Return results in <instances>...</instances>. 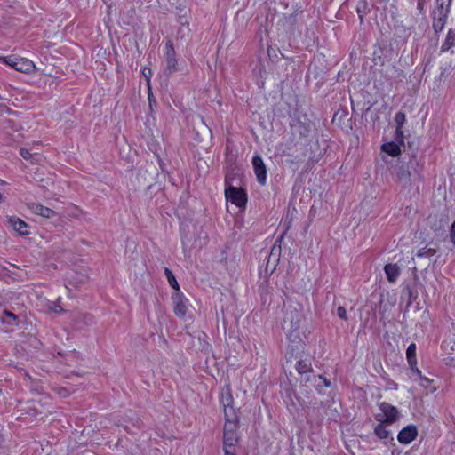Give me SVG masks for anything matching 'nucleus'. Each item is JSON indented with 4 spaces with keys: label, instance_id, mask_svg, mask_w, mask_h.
<instances>
[{
    "label": "nucleus",
    "instance_id": "obj_24",
    "mask_svg": "<svg viewBox=\"0 0 455 455\" xmlns=\"http://www.w3.org/2000/svg\"><path fill=\"white\" fill-rule=\"evenodd\" d=\"M381 151L390 156L396 157L401 155V145L395 141L387 142L381 145Z\"/></svg>",
    "mask_w": 455,
    "mask_h": 455
},
{
    "label": "nucleus",
    "instance_id": "obj_14",
    "mask_svg": "<svg viewBox=\"0 0 455 455\" xmlns=\"http://www.w3.org/2000/svg\"><path fill=\"white\" fill-rule=\"evenodd\" d=\"M379 408L385 415L386 425H391L396 421L399 414L396 407L387 402H383L379 404Z\"/></svg>",
    "mask_w": 455,
    "mask_h": 455
},
{
    "label": "nucleus",
    "instance_id": "obj_19",
    "mask_svg": "<svg viewBox=\"0 0 455 455\" xmlns=\"http://www.w3.org/2000/svg\"><path fill=\"white\" fill-rule=\"evenodd\" d=\"M14 69L21 73L29 74L36 69V65L28 59L17 56Z\"/></svg>",
    "mask_w": 455,
    "mask_h": 455
},
{
    "label": "nucleus",
    "instance_id": "obj_17",
    "mask_svg": "<svg viewBox=\"0 0 455 455\" xmlns=\"http://www.w3.org/2000/svg\"><path fill=\"white\" fill-rule=\"evenodd\" d=\"M302 355L303 351L299 343L289 345L285 353L286 365L284 367H289L293 361L298 360Z\"/></svg>",
    "mask_w": 455,
    "mask_h": 455
},
{
    "label": "nucleus",
    "instance_id": "obj_48",
    "mask_svg": "<svg viewBox=\"0 0 455 455\" xmlns=\"http://www.w3.org/2000/svg\"><path fill=\"white\" fill-rule=\"evenodd\" d=\"M426 0H418L417 4V9L419 10V13H424V6H425Z\"/></svg>",
    "mask_w": 455,
    "mask_h": 455
},
{
    "label": "nucleus",
    "instance_id": "obj_23",
    "mask_svg": "<svg viewBox=\"0 0 455 455\" xmlns=\"http://www.w3.org/2000/svg\"><path fill=\"white\" fill-rule=\"evenodd\" d=\"M283 237V235H282L279 238H277L275 242V244L271 250V253L268 257V259H267V262L266 264V268H265V273H266V275H270L271 274H273V272L275 271V267H276V262L279 260V258H277L273 266H270V258L271 256L275 253V251H277V254L278 256L280 255V252H281V245L279 244L277 246V243H280L282 238Z\"/></svg>",
    "mask_w": 455,
    "mask_h": 455
},
{
    "label": "nucleus",
    "instance_id": "obj_47",
    "mask_svg": "<svg viewBox=\"0 0 455 455\" xmlns=\"http://www.w3.org/2000/svg\"><path fill=\"white\" fill-rule=\"evenodd\" d=\"M318 377L321 379V385L322 387L324 386V387H329L331 386V380L324 378L323 375H318Z\"/></svg>",
    "mask_w": 455,
    "mask_h": 455
},
{
    "label": "nucleus",
    "instance_id": "obj_3",
    "mask_svg": "<svg viewBox=\"0 0 455 455\" xmlns=\"http://www.w3.org/2000/svg\"><path fill=\"white\" fill-rule=\"evenodd\" d=\"M417 159H409L406 163L401 161L394 167L393 175L398 182L406 187L411 184L412 173L419 175Z\"/></svg>",
    "mask_w": 455,
    "mask_h": 455
},
{
    "label": "nucleus",
    "instance_id": "obj_44",
    "mask_svg": "<svg viewBox=\"0 0 455 455\" xmlns=\"http://www.w3.org/2000/svg\"><path fill=\"white\" fill-rule=\"evenodd\" d=\"M225 455H236L235 447L223 446Z\"/></svg>",
    "mask_w": 455,
    "mask_h": 455
},
{
    "label": "nucleus",
    "instance_id": "obj_39",
    "mask_svg": "<svg viewBox=\"0 0 455 455\" xmlns=\"http://www.w3.org/2000/svg\"><path fill=\"white\" fill-rule=\"evenodd\" d=\"M27 413L32 417H39L42 415V411H38L34 406H28L27 409Z\"/></svg>",
    "mask_w": 455,
    "mask_h": 455
},
{
    "label": "nucleus",
    "instance_id": "obj_51",
    "mask_svg": "<svg viewBox=\"0 0 455 455\" xmlns=\"http://www.w3.org/2000/svg\"><path fill=\"white\" fill-rule=\"evenodd\" d=\"M409 366H410L411 370L412 371V372L415 373L416 375H418L419 378L422 375L421 371L418 369L417 364L409 365Z\"/></svg>",
    "mask_w": 455,
    "mask_h": 455
},
{
    "label": "nucleus",
    "instance_id": "obj_41",
    "mask_svg": "<svg viewBox=\"0 0 455 455\" xmlns=\"http://www.w3.org/2000/svg\"><path fill=\"white\" fill-rule=\"evenodd\" d=\"M373 62L375 65H384V59L381 57V55L378 54L377 51H374L373 52Z\"/></svg>",
    "mask_w": 455,
    "mask_h": 455
},
{
    "label": "nucleus",
    "instance_id": "obj_46",
    "mask_svg": "<svg viewBox=\"0 0 455 455\" xmlns=\"http://www.w3.org/2000/svg\"><path fill=\"white\" fill-rule=\"evenodd\" d=\"M419 379L421 380V385L424 386L425 387H427L430 383L433 382L432 379L422 375L419 377Z\"/></svg>",
    "mask_w": 455,
    "mask_h": 455
},
{
    "label": "nucleus",
    "instance_id": "obj_38",
    "mask_svg": "<svg viewBox=\"0 0 455 455\" xmlns=\"http://www.w3.org/2000/svg\"><path fill=\"white\" fill-rule=\"evenodd\" d=\"M20 155L25 159V160H31L33 161L34 157L33 155L29 152L28 149L20 148Z\"/></svg>",
    "mask_w": 455,
    "mask_h": 455
},
{
    "label": "nucleus",
    "instance_id": "obj_8",
    "mask_svg": "<svg viewBox=\"0 0 455 455\" xmlns=\"http://www.w3.org/2000/svg\"><path fill=\"white\" fill-rule=\"evenodd\" d=\"M165 60H166V68L164 69V73L166 76H171L173 73L177 72L180 69L178 60L176 59V52L174 49V44L172 40L168 39L165 43Z\"/></svg>",
    "mask_w": 455,
    "mask_h": 455
},
{
    "label": "nucleus",
    "instance_id": "obj_54",
    "mask_svg": "<svg viewBox=\"0 0 455 455\" xmlns=\"http://www.w3.org/2000/svg\"><path fill=\"white\" fill-rule=\"evenodd\" d=\"M388 384H390V385L394 386V387H395V388H396L397 384H396L395 382H394V381H388Z\"/></svg>",
    "mask_w": 455,
    "mask_h": 455
},
{
    "label": "nucleus",
    "instance_id": "obj_22",
    "mask_svg": "<svg viewBox=\"0 0 455 455\" xmlns=\"http://www.w3.org/2000/svg\"><path fill=\"white\" fill-rule=\"evenodd\" d=\"M384 272L387 276V280L394 283L401 274V269L396 263H388L384 267Z\"/></svg>",
    "mask_w": 455,
    "mask_h": 455
},
{
    "label": "nucleus",
    "instance_id": "obj_43",
    "mask_svg": "<svg viewBox=\"0 0 455 455\" xmlns=\"http://www.w3.org/2000/svg\"><path fill=\"white\" fill-rule=\"evenodd\" d=\"M450 239L453 245H455V221L452 222L450 228Z\"/></svg>",
    "mask_w": 455,
    "mask_h": 455
},
{
    "label": "nucleus",
    "instance_id": "obj_5",
    "mask_svg": "<svg viewBox=\"0 0 455 455\" xmlns=\"http://www.w3.org/2000/svg\"><path fill=\"white\" fill-rule=\"evenodd\" d=\"M225 197L228 202L236 205L238 208L245 209L248 196L244 188L228 185V188H225Z\"/></svg>",
    "mask_w": 455,
    "mask_h": 455
},
{
    "label": "nucleus",
    "instance_id": "obj_32",
    "mask_svg": "<svg viewBox=\"0 0 455 455\" xmlns=\"http://www.w3.org/2000/svg\"><path fill=\"white\" fill-rule=\"evenodd\" d=\"M406 148L403 151L410 156V159H417L418 148L413 146V142H411L409 140H407Z\"/></svg>",
    "mask_w": 455,
    "mask_h": 455
},
{
    "label": "nucleus",
    "instance_id": "obj_16",
    "mask_svg": "<svg viewBox=\"0 0 455 455\" xmlns=\"http://www.w3.org/2000/svg\"><path fill=\"white\" fill-rule=\"evenodd\" d=\"M9 225L21 236H28L30 234L29 226L21 219L12 216L8 219Z\"/></svg>",
    "mask_w": 455,
    "mask_h": 455
},
{
    "label": "nucleus",
    "instance_id": "obj_45",
    "mask_svg": "<svg viewBox=\"0 0 455 455\" xmlns=\"http://www.w3.org/2000/svg\"><path fill=\"white\" fill-rule=\"evenodd\" d=\"M178 22L180 23V26L188 27V20H187L185 15H180L178 17Z\"/></svg>",
    "mask_w": 455,
    "mask_h": 455
},
{
    "label": "nucleus",
    "instance_id": "obj_21",
    "mask_svg": "<svg viewBox=\"0 0 455 455\" xmlns=\"http://www.w3.org/2000/svg\"><path fill=\"white\" fill-rule=\"evenodd\" d=\"M220 403L224 407V414L226 413V411H228L230 414H232L233 411H235L233 408L234 398L229 387H227L225 390H222Z\"/></svg>",
    "mask_w": 455,
    "mask_h": 455
},
{
    "label": "nucleus",
    "instance_id": "obj_9",
    "mask_svg": "<svg viewBox=\"0 0 455 455\" xmlns=\"http://www.w3.org/2000/svg\"><path fill=\"white\" fill-rule=\"evenodd\" d=\"M437 251L434 248L423 247L418 250L416 256L420 259L419 265L424 267V271H427L430 263H436L437 259H433Z\"/></svg>",
    "mask_w": 455,
    "mask_h": 455
},
{
    "label": "nucleus",
    "instance_id": "obj_20",
    "mask_svg": "<svg viewBox=\"0 0 455 455\" xmlns=\"http://www.w3.org/2000/svg\"><path fill=\"white\" fill-rule=\"evenodd\" d=\"M452 0L435 2L436 6L433 10L431 16H440L442 18H448L451 12V5Z\"/></svg>",
    "mask_w": 455,
    "mask_h": 455
},
{
    "label": "nucleus",
    "instance_id": "obj_40",
    "mask_svg": "<svg viewBox=\"0 0 455 455\" xmlns=\"http://www.w3.org/2000/svg\"><path fill=\"white\" fill-rule=\"evenodd\" d=\"M337 315L338 316L342 319V320H345L347 321V310L344 307L342 306H339L337 309Z\"/></svg>",
    "mask_w": 455,
    "mask_h": 455
},
{
    "label": "nucleus",
    "instance_id": "obj_61",
    "mask_svg": "<svg viewBox=\"0 0 455 455\" xmlns=\"http://www.w3.org/2000/svg\"><path fill=\"white\" fill-rule=\"evenodd\" d=\"M4 107V105L0 104V109Z\"/></svg>",
    "mask_w": 455,
    "mask_h": 455
},
{
    "label": "nucleus",
    "instance_id": "obj_35",
    "mask_svg": "<svg viewBox=\"0 0 455 455\" xmlns=\"http://www.w3.org/2000/svg\"><path fill=\"white\" fill-rule=\"evenodd\" d=\"M404 134L403 129L395 128V142L400 144L403 147V148H406V144L404 142Z\"/></svg>",
    "mask_w": 455,
    "mask_h": 455
},
{
    "label": "nucleus",
    "instance_id": "obj_57",
    "mask_svg": "<svg viewBox=\"0 0 455 455\" xmlns=\"http://www.w3.org/2000/svg\"><path fill=\"white\" fill-rule=\"evenodd\" d=\"M289 455H296L294 451H291Z\"/></svg>",
    "mask_w": 455,
    "mask_h": 455
},
{
    "label": "nucleus",
    "instance_id": "obj_10",
    "mask_svg": "<svg viewBox=\"0 0 455 455\" xmlns=\"http://www.w3.org/2000/svg\"><path fill=\"white\" fill-rule=\"evenodd\" d=\"M173 311L177 317L183 318L187 314L188 299L180 291L172 294Z\"/></svg>",
    "mask_w": 455,
    "mask_h": 455
},
{
    "label": "nucleus",
    "instance_id": "obj_50",
    "mask_svg": "<svg viewBox=\"0 0 455 455\" xmlns=\"http://www.w3.org/2000/svg\"><path fill=\"white\" fill-rule=\"evenodd\" d=\"M51 309L54 312V313H61V312H64V309L60 306V305H57V304H53V306L51 307Z\"/></svg>",
    "mask_w": 455,
    "mask_h": 455
},
{
    "label": "nucleus",
    "instance_id": "obj_55",
    "mask_svg": "<svg viewBox=\"0 0 455 455\" xmlns=\"http://www.w3.org/2000/svg\"><path fill=\"white\" fill-rule=\"evenodd\" d=\"M85 318L87 321H92V316L90 315H88Z\"/></svg>",
    "mask_w": 455,
    "mask_h": 455
},
{
    "label": "nucleus",
    "instance_id": "obj_59",
    "mask_svg": "<svg viewBox=\"0 0 455 455\" xmlns=\"http://www.w3.org/2000/svg\"><path fill=\"white\" fill-rule=\"evenodd\" d=\"M392 455H396V452H395L394 451H392Z\"/></svg>",
    "mask_w": 455,
    "mask_h": 455
},
{
    "label": "nucleus",
    "instance_id": "obj_2",
    "mask_svg": "<svg viewBox=\"0 0 455 455\" xmlns=\"http://www.w3.org/2000/svg\"><path fill=\"white\" fill-rule=\"evenodd\" d=\"M225 425L223 429V446L235 447L239 442L237 429L239 427V418L235 411L230 414L225 413Z\"/></svg>",
    "mask_w": 455,
    "mask_h": 455
},
{
    "label": "nucleus",
    "instance_id": "obj_53",
    "mask_svg": "<svg viewBox=\"0 0 455 455\" xmlns=\"http://www.w3.org/2000/svg\"><path fill=\"white\" fill-rule=\"evenodd\" d=\"M155 101L154 97L151 93L148 94V101H149V107L152 108V101Z\"/></svg>",
    "mask_w": 455,
    "mask_h": 455
},
{
    "label": "nucleus",
    "instance_id": "obj_6",
    "mask_svg": "<svg viewBox=\"0 0 455 455\" xmlns=\"http://www.w3.org/2000/svg\"><path fill=\"white\" fill-rule=\"evenodd\" d=\"M415 274L413 275V280L411 283H403L402 284V293L401 298L403 299L407 297V304L405 306V312L409 310V307L411 304L417 299L419 292H418V285L420 283L419 278L416 274V267L413 268Z\"/></svg>",
    "mask_w": 455,
    "mask_h": 455
},
{
    "label": "nucleus",
    "instance_id": "obj_58",
    "mask_svg": "<svg viewBox=\"0 0 455 455\" xmlns=\"http://www.w3.org/2000/svg\"><path fill=\"white\" fill-rule=\"evenodd\" d=\"M2 198H3V196H2V194L0 193V203L2 202Z\"/></svg>",
    "mask_w": 455,
    "mask_h": 455
},
{
    "label": "nucleus",
    "instance_id": "obj_1",
    "mask_svg": "<svg viewBox=\"0 0 455 455\" xmlns=\"http://www.w3.org/2000/svg\"><path fill=\"white\" fill-rule=\"evenodd\" d=\"M313 147L314 145L308 143L297 142L293 148H290L292 152L287 153V156L293 158L291 160V163L303 162L307 158V164L313 166L318 163L321 157V153L315 154ZM315 147L318 148L316 144H315Z\"/></svg>",
    "mask_w": 455,
    "mask_h": 455
},
{
    "label": "nucleus",
    "instance_id": "obj_25",
    "mask_svg": "<svg viewBox=\"0 0 455 455\" xmlns=\"http://www.w3.org/2000/svg\"><path fill=\"white\" fill-rule=\"evenodd\" d=\"M310 358H303V355L295 361L294 368L297 372L300 375L303 373H307L308 370L312 368V363Z\"/></svg>",
    "mask_w": 455,
    "mask_h": 455
},
{
    "label": "nucleus",
    "instance_id": "obj_28",
    "mask_svg": "<svg viewBox=\"0 0 455 455\" xmlns=\"http://www.w3.org/2000/svg\"><path fill=\"white\" fill-rule=\"evenodd\" d=\"M370 12L369 4L366 0H360L356 5V12L360 22L362 23L364 19V15Z\"/></svg>",
    "mask_w": 455,
    "mask_h": 455
},
{
    "label": "nucleus",
    "instance_id": "obj_42",
    "mask_svg": "<svg viewBox=\"0 0 455 455\" xmlns=\"http://www.w3.org/2000/svg\"><path fill=\"white\" fill-rule=\"evenodd\" d=\"M141 74L142 76L145 77V79L147 80L148 83H149V80H150V76H152V70L151 68H143L141 69Z\"/></svg>",
    "mask_w": 455,
    "mask_h": 455
},
{
    "label": "nucleus",
    "instance_id": "obj_27",
    "mask_svg": "<svg viewBox=\"0 0 455 455\" xmlns=\"http://www.w3.org/2000/svg\"><path fill=\"white\" fill-rule=\"evenodd\" d=\"M433 22L432 27L436 35H438L444 28L448 18H442L440 16H431Z\"/></svg>",
    "mask_w": 455,
    "mask_h": 455
},
{
    "label": "nucleus",
    "instance_id": "obj_56",
    "mask_svg": "<svg viewBox=\"0 0 455 455\" xmlns=\"http://www.w3.org/2000/svg\"><path fill=\"white\" fill-rule=\"evenodd\" d=\"M140 419H139V418H137V419H136V423L138 424V423H140Z\"/></svg>",
    "mask_w": 455,
    "mask_h": 455
},
{
    "label": "nucleus",
    "instance_id": "obj_26",
    "mask_svg": "<svg viewBox=\"0 0 455 455\" xmlns=\"http://www.w3.org/2000/svg\"><path fill=\"white\" fill-rule=\"evenodd\" d=\"M453 46H455V29L450 28L443 44L441 45V52H447Z\"/></svg>",
    "mask_w": 455,
    "mask_h": 455
},
{
    "label": "nucleus",
    "instance_id": "obj_49",
    "mask_svg": "<svg viewBox=\"0 0 455 455\" xmlns=\"http://www.w3.org/2000/svg\"><path fill=\"white\" fill-rule=\"evenodd\" d=\"M375 419H376L377 421H379V424L386 425V421H385V415H384V413H383V414L379 413V414L375 415Z\"/></svg>",
    "mask_w": 455,
    "mask_h": 455
},
{
    "label": "nucleus",
    "instance_id": "obj_60",
    "mask_svg": "<svg viewBox=\"0 0 455 455\" xmlns=\"http://www.w3.org/2000/svg\"><path fill=\"white\" fill-rule=\"evenodd\" d=\"M392 455H396V452H395L394 451H392Z\"/></svg>",
    "mask_w": 455,
    "mask_h": 455
},
{
    "label": "nucleus",
    "instance_id": "obj_7",
    "mask_svg": "<svg viewBox=\"0 0 455 455\" xmlns=\"http://www.w3.org/2000/svg\"><path fill=\"white\" fill-rule=\"evenodd\" d=\"M302 318V314L296 308L287 309L283 323V329L291 333L298 331L300 327Z\"/></svg>",
    "mask_w": 455,
    "mask_h": 455
},
{
    "label": "nucleus",
    "instance_id": "obj_13",
    "mask_svg": "<svg viewBox=\"0 0 455 455\" xmlns=\"http://www.w3.org/2000/svg\"><path fill=\"white\" fill-rule=\"evenodd\" d=\"M418 435V428L415 425L411 424L402 428L398 435L397 440L402 444H409L416 439Z\"/></svg>",
    "mask_w": 455,
    "mask_h": 455
},
{
    "label": "nucleus",
    "instance_id": "obj_34",
    "mask_svg": "<svg viewBox=\"0 0 455 455\" xmlns=\"http://www.w3.org/2000/svg\"><path fill=\"white\" fill-rule=\"evenodd\" d=\"M4 315H5V318L3 319L4 323L12 325L18 320V316L11 311L4 310Z\"/></svg>",
    "mask_w": 455,
    "mask_h": 455
},
{
    "label": "nucleus",
    "instance_id": "obj_33",
    "mask_svg": "<svg viewBox=\"0 0 455 455\" xmlns=\"http://www.w3.org/2000/svg\"><path fill=\"white\" fill-rule=\"evenodd\" d=\"M395 122L396 124V128L403 129V127L406 122L405 113H403L402 111L397 112L395 116Z\"/></svg>",
    "mask_w": 455,
    "mask_h": 455
},
{
    "label": "nucleus",
    "instance_id": "obj_31",
    "mask_svg": "<svg viewBox=\"0 0 455 455\" xmlns=\"http://www.w3.org/2000/svg\"><path fill=\"white\" fill-rule=\"evenodd\" d=\"M374 434L379 439H387L389 436L390 432L386 428L383 424H378L374 428Z\"/></svg>",
    "mask_w": 455,
    "mask_h": 455
},
{
    "label": "nucleus",
    "instance_id": "obj_29",
    "mask_svg": "<svg viewBox=\"0 0 455 455\" xmlns=\"http://www.w3.org/2000/svg\"><path fill=\"white\" fill-rule=\"evenodd\" d=\"M406 357L409 365L417 364L416 344L411 343L406 350Z\"/></svg>",
    "mask_w": 455,
    "mask_h": 455
},
{
    "label": "nucleus",
    "instance_id": "obj_37",
    "mask_svg": "<svg viewBox=\"0 0 455 455\" xmlns=\"http://www.w3.org/2000/svg\"><path fill=\"white\" fill-rule=\"evenodd\" d=\"M236 174L234 172H229L225 176V188H228V185H232L235 180Z\"/></svg>",
    "mask_w": 455,
    "mask_h": 455
},
{
    "label": "nucleus",
    "instance_id": "obj_4",
    "mask_svg": "<svg viewBox=\"0 0 455 455\" xmlns=\"http://www.w3.org/2000/svg\"><path fill=\"white\" fill-rule=\"evenodd\" d=\"M289 116L291 128L295 132H299L300 137L307 138L313 130L314 123L308 119L307 115H301L298 109L293 112L289 111Z\"/></svg>",
    "mask_w": 455,
    "mask_h": 455
},
{
    "label": "nucleus",
    "instance_id": "obj_30",
    "mask_svg": "<svg viewBox=\"0 0 455 455\" xmlns=\"http://www.w3.org/2000/svg\"><path fill=\"white\" fill-rule=\"evenodd\" d=\"M164 275L168 280V283L170 284V286L175 290L176 291H180V285L176 280V277L175 275H173V273L172 272L171 269H169L168 267H164Z\"/></svg>",
    "mask_w": 455,
    "mask_h": 455
},
{
    "label": "nucleus",
    "instance_id": "obj_15",
    "mask_svg": "<svg viewBox=\"0 0 455 455\" xmlns=\"http://www.w3.org/2000/svg\"><path fill=\"white\" fill-rule=\"evenodd\" d=\"M29 209L36 214H38L46 219H59L57 212L36 203L28 204Z\"/></svg>",
    "mask_w": 455,
    "mask_h": 455
},
{
    "label": "nucleus",
    "instance_id": "obj_12",
    "mask_svg": "<svg viewBox=\"0 0 455 455\" xmlns=\"http://www.w3.org/2000/svg\"><path fill=\"white\" fill-rule=\"evenodd\" d=\"M252 165L257 180L260 185H265L267 182V168L260 156L257 155L252 157Z\"/></svg>",
    "mask_w": 455,
    "mask_h": 455
},
{
    "label": "nucleus",
    "instance_id": "obj_18",
    "mask_svg": "<svg viewBox=\"0 0 455 455\" xmlns=\"http://www.w3.org/2000/svg\"><path fill=\"white\" fill-rule=\"evenodd\" d=\"M299 380L301 383L310 384V386L314 387L318 392H321V379L318 377V375L314 373L313 368L311 370H308L307 373L300 374Z\"/></svg>",
    "mask_w": 455,
    "mask_h": 455
},
{
    "label": "nucleus",
    "instance_id": "obj_11",
    "mask_svg": "<svg viewBox=\"0 0 455 455\" xmlns=\"http://www.w3.org/2000/svg\"><path fill=\"white\" fill-rule=\"evenodd\" d=\"M430 228L436 236H444L446 234V227L449 222L447 216L438 217L437 215L429 217Z\"/></svg>",
    "mask_w": 455,
    "mask_h": 455
},
{
    "label": "nucleus",
    "instance_id": "obj_36",
    "mask_svg": "<svg viewBox=\"0 0 455 455\" xmlns=\"http://www.w3.org/2000/svg\"><path fill=\"white\" fill-rule=\"evenodd\" d=\"M16 55L0 57V61L14 68L16 63Z\"/></svg>",
    "mask_w": 455,
    "mask_h": 455
},
{
    "label": "nucleus",
    "instance_id": "obj_52",
    "mask_svg": "<svg viewBox=\"0 0 455 455\" xmlns=\"http://www.w3.org/2000/svg\"><path fill=\"white\" fill-rule=\"evenodd\" d=\"M60 395H61L62 396H67L68 395V390L66 388H61L59 392Z\"/></svg>",
    "mask_w": 455,
    "mask_h": 455
}]
</instances>
